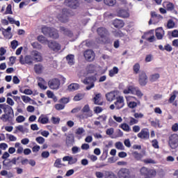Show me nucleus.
<instances>
[{"instance_id": "nucleus-1", "label": "nucleus", "mask_w": 178, "mask_h": 178, "mask_svg": "<svg viewBox=\"0 0 178 178\" xmlns=\"http://www.w3.org/2000/svg\"><path fill=\"white\" fill-rule=\"evenodd\" d=\"M42 33L44 34V35L49 37L53 40L59 38V33H58V30L54 28L43 26L42 28Z\"/></svg>"}, {"instance_id": "nucleus-2", "label": "nucleus", "mask_w": 178, "mask_h": 178, "mask_svg": "<svg viewBox=\"0 0 178 178\" xmlns=\"http://www.w3.org/2000/svg\"><path fill=\"white\" fill-rule=\"evenodd\" d=\"M83 113L78 114L76 118L80 120H84V119H88V118H92V111L90 108V105L86 104L81 109Z\"/></svg>"}, {"instance_id": "nucleus-3", "label": "nucleus", "mask_w": 178, "mask_h": 178, "mask_svg": "<svg viewBox=\"0 0 178 178\" xmlns=\"http://www.w3.org/2000/svg\"><path fill=\"white\" fill-rule=\"evenodd\" d=\"M15 118V112L13 111V108L11 107L8 108V110H6L4 111V114L0 117L1 120L4 123L8 122L9 123L13 122V118Z\"/></svg>"}, {"instance_id": "nucleus-4", "label": "nucleus", "mask_w": 178, "mask_h": 178, "mask_svg": "<svg viewBox=\"0 0 178 178\" xmlns=\"http://www.w3.org/2000/svg\"><path fill=\"white\" fill-rule=\"evenodd\" d=\"M97 81V77L95 76H87L86 77L83 83L86 84V90L89 91L91 88H94L95 87V82Z\"/></svg>"}, {"instance_id": "nucleus-5", "label": "nucleus", "mask_w": 178, "mask_h": 178, "mask_svg": "<svg viewBox=\"0 0 178 178\" xmlns=\"http://www.w3.org/2000/svg\"><path fill=\"white\" fill-rule=\"evenodd\" d=\"M117 175L118 178H133L131 170L127 168H121Z\"/></svg>"}, {"instance_id": "nucleus-6", "label": "nucleus", "mask_w": 178, "mask_h": 178, "mask_svg": "<svg viewBox=\"0 0 178 178\" xmlns=\"http://www.w3.org/2000/svg\"><path fill=\"white\" fill-rule=\"evenodd\" d=\"M141 176L145 178H152L156 175V171L152 169H148L145 167H142L140 170Z\"/></svg>"}, {"instance_id": "nucleus-7", "label": "nucleus", "mask_w": 178, "mask_h": 178, "mask_svg": "<svg viewBox=\"0 0 178 178\" xmlns=\"http://www.w3.org/2000/svg\"><path fill=\"white\" fill-rule=\"evenodd\" d=\"M127 104L128 108L130 109H134V108H137V105L140 104V101L137 99V97L133 96H127Z\"/></svg>"}, {"instance_id": "nucleus-8", "label": "nucleus", "mask_w": 178, "mask_h": 178, "mask_svg": "<svg viewBox=\"0 0 178 178\" xmlns=\"http://www.w3.org/2000/svg\"><path fill=\"white\" fill-rule=\"evenodd\" d=\"M168 145L171 149H176L178 147V135L177 134H172L168 138Z\"/></svg>"}, {"instance_id": "nucleus-9", "label": "nucleus", "mask_w": 178, "mask_h": 178, "mask_svg": "<svg viewBox=\"0 0 178 178\" xmlns=\"http://www.w3.org/2000/svg\"><path fill=\"white\" fill-rule=\"evenodd\" d=\"M48 86L51 90H59L60 87V80L58 78H54L48 81Z\"/></svg>"}, {"instance_id": "nucleus-10", "label": "nucleus", "mask_w": 178, "mask_h": 178, "mask_svg": "<svg viewBox=\"0 0 178 178\" xmlns=\"http://www.w3.org/2000/svg\"><path fill=\"white\" fill-rule=\"evenodd\" d=\"M138 83L140 86L144 87L147 86V83H148V76L147 74L144 71H140L138 74Z\"/></svg>"}, {"instance_id": "nucleus-11", "label": "nucleus", "mask_w": 178, "mask_h": 178, "mask_svg": "<svg viewBox=\"0 0 178 178\" xmlns=\"http://www.w3.org/2000/svg\"><path fill=\"white\" fill-rule=\"evenodd\" d=\"M83 56L88 62H92L95 59V53L91 49H88L84 51Z\"/></svg>"}, {"instance_id": "nucleus-12", "label": "nucleus", "mask_w": 178, "mask_h": 178, "mask_svg": "<svg viewBox=\"0 0 178 178\" xmlns=\"http://www.w3.org/2000/svg\"><path fill=\"white\" fill-rule=\"evenodd\" d=\"M137 136L138 138L142 140H148L149 138V131L147 128L142 129Z\"/></svg>"}, {"instance_id": "nucleus-13", "label": "nucleus", "mask_w": 178, "mask_h": 178, "mask_svg": "<svg viewBox=\"0 0 178 178\" xmlns=\"http://www.w3.org/2000/svg\"><path fill=\"white\" fill-rule=\"evenodd\" d=\"M48 47L51 51L54 52H58V51H60V44L56 42V41H49L47 42Z\"/></svg>"}, {"instance_id": "nucleus-14", "label": "nucleus", "mask_w": 178, "mask_h": 178, "mask_svg": "<svg viewBox=\"0 0 178 178\" xmlns=\"http://www.w3.org/2000/svg\"><path fill=\"white\" fill-rule=\"evenodd\" d=\"M118 90H113L106 94V100L108 102H112V101H115L118 97Z\"/></svg>"}, {"instance_id": "nucleus-15", "label": "nucleus", "mask_w": 178, "mask_h": 178, "mask_svg": "<svg viewBox=\"0 0 178 178\" xmlns=\"http://www.w3.org/2000/svg\"><path fill=\"white\" fill-rule=\"evenodd\" d=\"M97 33L101 38H105L106 37H109V31H107L106 28L99 27L97 29Z\"/></svg>"}, {"instance_id": "nucleus-16", "label": "nucleus", "mask_w": 178, "mask_h": 178, "mask_svg": "<svg viewBox=\"0 0 178 178\" xmlns=\"http://www.w3.org/2000/svg\"><path fill=\"white\" fill-rule=\"evenodd\" d=\"M67 5L71 9H77L80 6V0H68Z\"/></svg>"}, {"instance_id": "nucleus-17", "label": "nucleus", "mask_w": 178, "mask_h": 178, "mask_svg": "<svg viewBox=\"0 0 178 178\" xmlns=\"http://www.w3.org/2000/svg\"><path fill=\"white\" fill-rule=\"evenodd\" d=\"M116 99V102L114 103L116 109H122V108L124 106V100L123 99V97H117Z\"/></svg>"}, {"instance_id": "nucleus-18", "label": "nucleus", "mask_w": 178, "mask_h": 178, "mask_svg": "<svg viewBox=\"0 0 178 178\" xmlns=\"http://www.w3.org/2000/svg\"><path fill=\"white\" fill-rule=\"evenodd\" d=\"M33 60L35 62H42V56L38 51H33L32 52Z\"/></svg>"}, {"instance_id": "nucleus-19", "label": "nucleus", "mask_w": 178, "mask_h": 178, "mask_svg": "<svg viewBox=\"0 0 178 178\" xmlns=\"http://www.w3.org/2000/svg\"><path fill=\"white\" fill-rule=\"evenodd\" d=\"M113 24L115 29H122V27H124V22L119 19H115L113 21Z\"/></svg>"}, {"instance_id": "nucleus-20", "label": "nucleus", "mask_w": 178, "mask_h": 178, "mask_svg": "<svg viewBox=\"0 0 178 178\" xmlns=\"http://www.w3.org/2000/svg\"><path fill=\"white\" fill-rule=\"evenodd\" d=\"M12 31V28L10 26H8L6 29H3L2 34L5 38H12V33H10Z\"/></svg>"}, {"instance_id": "nucleus-21", "label": "nucleus", "mask_w": 178, "mask_h": 178, "mask_svg": "<svg viewBox=\"0 0 178 178\" xmlns=\"http://www.w3.org/2000/svg\"><path fill=\"white\" fill-rule=\"evenodd\" d=\"M149 34H151V32L145 33L142 36V38L143 40H146L149 42H154V40H155V36L154 35L149 36Z\"/></svg>"}, {"instance_id": "nucleus-22", "label": "nucleus", "mask_w": 178, "mask_h": 178, "mask_svg": "<svg viewBox=\"0 0 178 178\" xmlns=\"http://www.w3.org/2000/svg\"><path fill=\"white\" fill-rule=\"evenodd\" d=\"M65 143L67 147H70V145H73V143H74V136H73V134H69L66 137Z\"/></svg>"}, {"instance_id": "nucleus-23", "label": "nucleus", "mask_w": 178, "mask_h": 178, "mask_svg": "<svg viewBox=\"0 0 178 178\" xmlns=\"http://www.w3.org/2000/svg\"><path fill=\"white\" fill-rule=\"evenodd\" d=\"M60 31L63 33L64 35H67L68 37H73V33L72 32V31L65 28L64 26H60Z\"/></svg>"}, {"instance_id": "nucleus-24", "label": "nucleus", "mask_w": 178, "mask_h": 178, "mask_svg": "<svg viewBox=\"0 0 178 178\" xmlns=\"http://www.w3.org/2000/svg\"><path fill=\"white\" fill-rule=\"evenodd\" d=\"M118 15L120 17H122L123 19H126L130 16V14L126 10H120L118 13Z\"/></svg>"}, {"instance_id": "nucleus-25", "label": "nucleus", "mask_w": 178, "mask_h": 178, "mask_svg": "<svg viewBox=\"0 0 178 178\" xmlns=\"http://www.w3.org/2000/svg\"><path fill=\"white\" fill-rule=\"evenodd\" d=\"M67 62L70 66L74 65V55L69 54L66 56Z\"/></svg>"}, {"instance_id": "nucleus-26", "label": "nucleus", "mask_w": 178, "mask_h": 178, "mask_svg": "<svg viewBox=\"0 0 178 178\" xmlns=\"http://www.w3.org/2000/svg\"><path fill=\"white\" fill-rule=\"evenodd\" d=\"M164 6H165L167 10H169L170 12L175 10V4L172 3L167 1L164 3Z\"/></svg>"}, {"instance_id": "nucleus-27", "label": "nucleus", "mask_w": 178, "mask_h": 178, "mask_svg": "<svg viewBox=\"0 0 178 178\" xmlns=\"http://www.w3.org/2000/svg\"><path fill=\"white\" fill-rule=\"evenodd\" d=\"M42 69L43 67L41 64H36L34 65V70L37 74H41L42 73Z\"/></svg>"}, {"instance_id": "nucleus-28", "label": "nucleus", "mask_w": 178, "mask_h": 178, "mask_svg": "<svg viewBox=\"0 0 178 178\" xmlns=\"http://www.w3.org/2000/svg\"><path fill=\"white\" fill-rule=\"evenodd\" d=\"M79 88H80L79 83H71L68 86L69 91H76V90H79Z\"/></svg>"}, {"instance_id": "nucleus-29", "label": "nucleus", "mask_w": 178, "mask_h": 178, "mask_svg": "<svg viewBox=\"0 0 178 178\" xmlns=\"http://www.w3.org/2000/svg\"><path fill=\"white\" fill-rule=\"evenodd\" d=\"M119 127L120 129H122L124 131H127V133H129V131H131V128H130V126H129V124H127V123L121 124Z\"/></svg>"}, {"instance_id": "nucleus-30", "label": "nucleus", "mask_w": 178, "mask_h": 178, "mask_svg": "<svg viewBox=\"0 0 178 178\" xmlns=\"http://www.w3.org/2000/svg\"><path fill=\"white\" fill-rule=\"evenodd\" d=\"M38 122L41 123V124H47V123L49 122V119H48L47 117H42V115H41L39 117Z\"/></svg>"}, {"instance_id": "nucleus-31", "label": "nucleus", "mask_w": 178, "mask_h": 178, "mask_svg": "<svg viewBox=\"0 0 178 178\" xmlns=\"http://www.w3.org/2000/svg\"><path fill=\"white\" fill-rule=\"evenodd\" d=\"M118 73H119V68H118V67H113V68L109 71L108 76L113 77V76L118 74Z\"/></svg>"}, {"instance_id": "nucleus-32", "label": "nucleus", "mask_w": 178, "mask_h": 178, "mask_svg": "<svg viewBox=\"0 0 178 178\" xmlns=\"http://www.w3.org/2000/svg\"><path fill=\"white\" fill-rule=\"evenodd\" d=\"M140 63H135L134 65L133 66L134 74H138V73L140 74Z\"/></svg>"}, {"instance_id": "nucleus-33", "label": "nucleus", "mask_w": 178, "mask_h": 178, "mask_svg": "<svg viewBox=\"0 0 178 178\" xmlns=\"http://www.w3.org/2000/svg\"><path fill=\"white\" fill-rule=\"evenodd\" d=\"M86 70L88 73H94L95 72V65L94 64H90L87 65Z\"/></svg>"}, {"instance_id": "nucleus-34", "label": "nucleus", "mask_w": 178, "mask_h": 178, "mask_svg": "<svg viewBox=\"0 0 178 178\" xmlns=\"http://www.w3.org/2000/svg\"><path fill=\"white\" fill-rule=\"evenodd\" d=\"M39 81H41V82H38V87H40L41 90H47V87L45 85H44V83H42L45 82V80H44L43 78H39Z\"/></svg>"}, {"instance_id": "nucleus-35", "label": "nucleus", "mask_w": 178, "mask_h": 178, "mask_svg": "<svg viewBox=\"0 0 178 178\" xmlns=\"http://www.w3.org/2000/svg\"><path fill=\"white\" fill-rule=\"evenodd\" d=\"M37 40L41 44H45L46 42H48L49 41L47 40V38H45V36L42 35L38 36Z\"/></svg>"}, {"instance_id": "nucleus-36", "label": "nucleus", "mask_w": 178, "mask_h": 178, "mask_svg": "<svg viewBox=\"0 0 178 178\" xmlns=\"http://www.w3.org/2000/svg\"><path fill=\"white\" fill-rule=\"evenodd\" d=\"M176 94H177V91L174 90L172 92V95H170V99H168L169 104H173L175 102V99H176Z\"/></svg>"}, {"instance_id": "nucleus-37", "label": "nucleus", "mask_w": 178, "mask_h": 178, "mask_svg": "<svg viewBox=\"0 0 178 178\" xmlns=\"http://www.w3.org/2000/svg\"><path fill=\"white\" fill-rule=\"evenodd\" d=\"M58 19L61 23H67L69 22V18L65 14H63L61 17L58 16Z\"/></svg>"}, {"instance_id": "nucleus-38", "label": "nucleus", "mask_w": 178, "mask_h": 178, "mask_svg": "<svg viewBox=\"0 0 178 178\" xmlns=\"http://www.w3.org/2000/svg\"><path fill=\"white\" fill-rule=\"evenodd\" d=\"M156 13L155 11L151 12V18L149 21V26H151V24H155V22H154V18L156 17Z\"/></svg>"}, {"instance_id": "nucleus-39", "label": "nucleus", "mask_w": 178, "mask_h": 178, "mask_svg": "<svg viewBox=\"0 0 178 178\" xmlns=\"http://www.w3.org/2000/svg\"><path fill=\"white\" fill-rule=\"evenodd\" d=\"M33 63V58H31V56H26L24 57V65H31Z\"/></svg>"}, {"instance_id": "nucleus-40", "label": "nucleus", "mask_w": 178, "mask_h": 178, "mask_svg": "<svg viewBox=\"0 0 178 178\" xmlns=\"http://www.w3.org/2000/svg\"><path fill=\"white\" fill-rule=\"evenodd\" d=\"M99 98H101V93H97L93 98V102L95 105H99Z\"/></svg>"}, {"instance_id": "nucleus-41", "label": "nucleus", "mask_w": 178, "mask_h": 178, "mask_svg": "<svg viewBox=\"0 0 178 178\" xmlns=\"http://www.w3.org/2000/svg\"><path fill=\"white\" fill-rule=\"evenodd\" d=\"M4 15H13V11H12V4H8L7 6Z\"/></svg>"}, {"instance_id": "nucleus-42", "label": "nucleus", "mask_w": 178, "mask_h": 178, "mask_svg": "<svg viewBox=\"0 0 178 178\" xmlns=\"http://www.w3.org/2000/svg\"><path fill=\"white\" fill-rule=\"evenodd\" d=\"M84 98V94L83 93H78L74 97V101H81Z\"/></svg>"}, {"instance_id": "nucleus-43", "label": "nucleus", "mask_w": 178, "mask_h": 178, "mask_svg": "<svg viewBox=\"0 0 178 178\" xmlns=\"http://www.w3.org/2000/svg\"><path fill=\"white\" fill-rule=\"evenodd\" d=\"M104 2L108 6H113L116 3V0H104Z\"/></svg>"}, {"instance_id": "nucleus-44", "label": "nucleus", "mask_w": 178, "mask_h": 178, "mask_svg": "<svg viewBox=\"0 0 178 178\" xmlns=\"http://www.w3.org/2000/svg\"><path fill=\"white\" fill-rule=\"evenodd\" d=\"M115 148H117V149H120V151H123L124 149V146L122 142H117L115 143Z\"/></svg>"}, {"instance_id": "nucleus-45", "label": "nucleus", "mask_w": 178, "mask_h": 178, "mask_svg": "<svg viewBox=\"0 0 178 178\" xmlns=\"http://www.w3.org/2000/svg\"><path fill=\"white\" fill-rule=\"evenodd\" d=\"M137 123H138V120H137L133 117L129 118V126H133L134 124H137Z\"/></svg>"}, {"instance_id": "nucleus-46", "label": "nucleus", "mask_w": 178, "mask_h": 178, "mask_svg": "<svg viewBox=\"0 0 178 178\" xmlns=\"http://www.w3.org/2000/svg\"><path fill=\"white\" fill-rule=\"evenodd\" d=\"M18 46H19V42L16 40H14L10 42V47L12 49H16V48H17Z\"/></svg>"}, {"instance_id": "nucleus-47", "label": "nucleus", "mask_w": 178, "mask_h": 178, "mask_svg": "<svg viewBox=\"0 0 178 178\" xmlns=\"http://www.w3.org/2000/svg\"><path fill=\"white\" fill-rule=\"evenodd\" d=\"M31 46L35 49H41L42 48V46L41 44H40V43H38V42H32Z\"/></svg>"}, {"instance_id": "nucleus-48", "label": "nucleus", "mask_w": 178, "mask_h": 178, "mask_svg": "<svg viewBox=\"0 0 178 178\" xmlns=\"http://www.w3.org/2000/svg\"><path fill=\"white\" fill-rule=\"evenodd\" d=\"M10 108H12V106L6 104H0V109H3V112L10 109Z\"/></svg>"}, {"instance_id": "nucleus-49", "label": "nucleus", "mask_w": 178, "mask_h": 178, "mask_svg": "<svg viewBox=\"0 0 178 178\" xmlns=\"http://www.w3.org/2000/svg\"><path fill=\"white\" fill-rule=\"evenodd\" d=\"M70 99L68 97H63L59 100L60 104H63V105H66V104H69Z\"/></svg>"}, {"instance_id": "nucleus-50", "label": "nucleus", "mask_w": 178, "mask_h": 178, "mask_svg": "<svg viewBox=\"0 0 178 178\" xmlns=\"http://www.w3.org/2000/svg\"><path fill=\"white\" fill-rule=\"evenodd\" d=\"M175 26V22H173V19H169L167 23V27L168 29H173Z\"/></svg>"}, {"instance_id": "nucleus-51", "label": "nucleus", "mask_w": 178, "mask_h": 178, "mask_svg": "<svg viewBox=\"0 0 178 178\" xmlns=\"http://www.w3.org/2000/svg\"><path fill=\"white\" fill-rule=\"evenodd\" d=\"M3 166H6V168H11L12 163L10 161V159L4 160L3 161Z\"/></svg>"}, {"instance_id": "nucleus-52", "label": "nucleus", "mask_w": 178, "mask_h": 178, "mask_svg": "<svg viewBox=\"0 0 178 178\" xmlns=\"http://www.w3.org/2000/svg\"><path fill=\"white\" fill-rule=\"evenodd\" d=\"M21 98H22L23 102H24L25 104H29V102H30V101H31V98H30V97H28L26 95L21 96Z\"/></svg>"}, {"instance_id": "nucleus-53", "label": "nucleus", "mask_w": 178, "mask_h": 178, "mask_svg": "<svg viewBox=\"0 0 178 178\" xmlns=\"http://www.w3.org/2000/svg\"><path fill=\"white\" fill-rule=\"evenodd\" d=\"M26 120V118L23 115H19L18 117L16 118V122L17 123H23Z\"/></svg>"}, {"instance_id": "nucleus-54", "label": "nucleus", "mask_w": 178, "mask_h": 178, "mask_svg": "<svg viewBox=\"0 0 178 178\" xmlns=\"http://www.w3.org/2000/svg\"><path fill=\"white\" fill-rule=\"evenodd\" d=\"M114 35L115 37H124V33H123V32H122V31H114Z\"/></svg>"}, {"instance_id": "nucleus-55", "label": "nucleus", "mask_w": 178, "mask_h": 178, "mask_svg": "<svg viewBox=\"0 0 178 178\" xmlns=\"http://www.w3.org/2000/svg\"><path fill=\"white\" fill-rule=\"evenodd\" d=\"M60 162H61L60 159H57L55 161L54 164L55 168H62V163Z\"/></svg>"}, {"instance_id": "nucleus-56", "label": "nucleus", "mask_w": 178, "mask_h": 178, "mask_svg": "<svg viewBox=\"0 0 178 178\" xmlns=\"http://www.w3.org/2000/svg\"><path fill=\"white\" fill-rule=\"evenodd\" d=\"M56 111H62L65 109V104H57L54 106Z\"/></svg>"}, {"instance_id": "nucleus-57", "label": "nucleus", "mask_w": 178, "mask_h": 178, "mask_svg": "<svg viewBox=\"0 0 178 178\" xmlns=\"http://www.w3.org/2000/svg\"><path fill=\"white\" fill-rule=\"evenodd\" d=\"M35 141H37L38 144H44V143H45V138L42 136H38L35 138Z\"/></svg>"}, {"instance_id": "nucleus-58", "label": "nucleus", "mask_w": 178, "mask_h": 178, "mask_svg": "<svg viewBox=\"0 0 178 178\" xmlns=\"http://www.w3.org/2000/svg\"><path fill=\"white\" fill-rule=\"evenodd\" d=\"M51 122L53 124H59V122H60V118L52 117Z\"/></svg>"}, {"instance_id": "nucleus-59", "label": "nucleus", "mask_w": 178, "mask_h": 178, "mask_svg": "<svg viewBox=\"0 0 178 178\" xmlns=\"http://www.w3.org/2000/svg\"><path fill=\"white\" fill-rule=\"evenodd\" d=\"M164 35H165V31H161V33L156 32V38H157V40H162V38H163Z\"/></svg>"}, {"instance_id": "nucleus-60", "label": "nucleus", "mask_w": 178, "mask_h": 178, "mask_svg": "<svg viewBox=\"0 0 178 178\" xmlns=\"http://www.w3.org/2000/svg\"><path fill=\"white\" fill-rule=\"evenodd\" d=\"M134 156L136 159H137V161H140V159H141V158H143V156L141 155V154H140L137 152H134Z\"/></svg>"}, {"instance_id": "nucleus-61", "label": "nucleus", "mask_w": 178, "mask_h": 178, "mask_svg": "<svg viewBox=\"0 0 178 178\" xmlns=\"http://www.w3.org/2000/svg\"><path fill=\"white\" fill-rule=\"evenodd\" d=\"M138 89V88L137 87H135L134 86H129V90L131 91V94H133V95L136 94Z\"/></svg>"}, {"instance_id": "nucleus-62", "label": "nucleus", "mask_w": 178, "mask_h": 178, "mask_svg": "<svg viewBox=\"0 0 178 178\" xmlns=\"http://www.w3.org/2000/svg\"><path fill=\"white\" fill-rule=\"evenodd\" d=\"M132 130H133L134 133H138L140 131V130H141V128L138 125H134L132 127Z\"/></svg>"}, {"instance_id": "nucleus-63", "label": "nucleus", "mask_w": 178, "mask_h": 178, "mask_svg": "<svg viewBox=\"0 0 178 178\" xmlns=\"http://www.w3.org/2000/svg\"><path fill=\"white\" fill-rule=\"evenodd\" d=\"M6 103L10 105V106H13V105H15V102H13V99L10 97L7 98Z\"/></svg>"}, {"instance_id": "nucleus-64", "label": "nucleus", "mask_w": 178, "mask_h": 178, "mask_svg": "<svg viewBox=\"0 0 178 178\" xmlns=\"http://www.w3.org/2000/svg\"><path fill=\"white\" fill-rule=\"evenodd\" d=\"M41 156H42V158H44V159L49 158V152L44 151V152H42Z\"/></svg>"}]
</instances>
